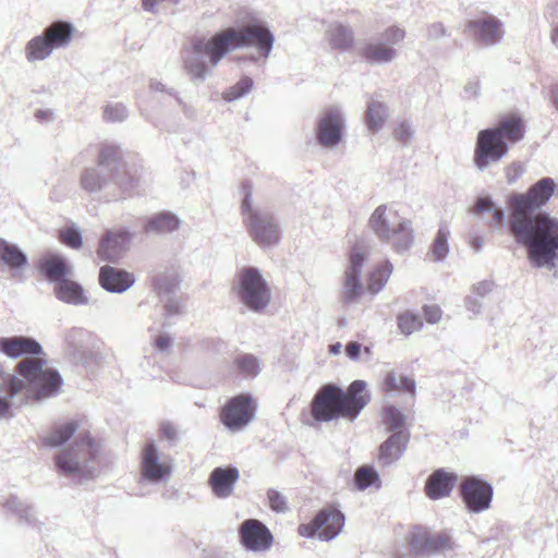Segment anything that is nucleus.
<instances>
[{"label": "nucleus", "instance_id": "obj_1", "mask_svg": "<svg viewBox=\"0 0 558 558\" xmlns=\"http://www.w3.org/2000/svg\"><path fill=\"white\" fill-rule=\"evenodd\" d=\"M550 178H543L525 193L509 196V230L519 244L527 250L530 260L537 267L554 266L558 260V219L541 209L555 192Z\"/></svg>", "mask_w": 558, "mask_h": 558}, {"label": "nucleus", "instance_id": "obj_2", "mask_svg": "<svg viewBox=\"0 0 558 558\" xmlns=\"http://www.w3.org/2000/svg\"><path fill=\"white\" fill-rule=\"evenodd\" d=\"M16 372L26 383L14 375L0 372V417H10L11 399L27 389L34 391L35 399L51 397L59 392L62 379L59 373L47 367L41 357H25L16 365Z\"/></svg>", "mask_w": 558, "mask_h": 558}, {"label": "nucleus", "instance_id": "obj_3", "mask_svg": "<svg viewBox=\"0 0 558 558\" xmlns=\"http://www.w3.org/2000/svg\"><path fill=\"white\" fill-rule=\"evenodd\" d=\"M366 384L352 381L347 389L333 384L322 386L311 401V415L316 422L344 418L353 422L369 402Z\"/></svg>", "mask_w": 558, "mask_h": 558}, {"label": "nucleus", "instance_id": "obj_4", "mask_svg": "<svg viewBox=\"0 0 558 558\" xmlns=\"http://www.w3.org/2000/svg\"><path fill=\"white\" fill-rule=\"evenodd\" d=\"M100 448L89 433L81 434L73 446L54 457L56 465L65 475L92 476L99 463Z\"/></svg>", "mask_w": 558, "mask_h": 558}, {"label": "nucleus", "instance_id": "obj_5", "mask_svg": "<svg viewBox=\"0 0 558 558\" xmlns=\"http://www.w3.org/2000/svg\"><path fill=\"white\" fill-rule=\"evenodd\" d=\"M368 226L381 241L391 243L396 251L408 248L413 241L410 222L391 206H378L369 217Z\"/></svg>", "mask_w": 558, "mask_h": 558}, {"label": "nucleus", "instance_id": "obj_6", "mask_svg": "<svg viewBox=\"0 0 558 558\" xmlns=\"http://www.w3.org/2000/svg\"><path fill=\"white\" fill-rule=\"evenodd\" d=\"M274 36L264 26L250 25L239 29L229 27L216 34L217 48L228 53L240 47H255L258 52L267 57L272 48Z\"/></svg>", "mask_w": 558, "mask_h": 558}, {"label": "nucleus", "instance_id": "obj_7", "mask_svg": "<svg viewBox=\"0 0 558 558\" xmlns=\"http://www.w3.org/2000/svg\"><path fill=\"white\" fill-rule=\"evenodd\" d=\"M74 27L64 21L48 26L41 36L31 39L25 48L26 58L34 62L47 58L53 49L65 47L72 40Z\"/></svg>", "mask_w": 558, "mask_h": 558}, {"label": "nucleus", "instance_id": "obj_8", "mask_svg": "<svg viewBox=\"0 0 558 558\" xmlns=\"http://www.w3.org/2000/svg\"><path fill=\"white\" fill-rule=\"evenodd\" d=\"M407 554H396L392 558H417L442 553L452 548L447 533H433L424 526H413L407 535Z\"/></svg>", "mask_w": 558, "mask_h": 558}, {"label": "nucleus", "instance_id": "obj_9", "mask_svg": "<svg viewBox=\"0 0 558 558\" xmlns=\"http://www.w3.org/2000/svg\"><path fill=\"white\" fill-rule=\"evenodd\" d=\"M243 222L253 241L262 247L275 245L280 240V232L274 218L255 211L251 203V190L247 187L241 205Z\"/></svg>", "mask_w": 558, "mask_h": 558}, {"label": "nucleus", "instance_id": "obj_10", "mask_svg": "<svg viewBox=\"0 0 558 558\" xmlns=\"http://www.w3.org/2000/svg\"><path fill=\"white\" fill-rule=\"evenodd\" d=\"M216 35L210 39L195 38L191 46L184 50V69L193 80H203L209 71L208 64L204 61V56L209 58V65L216 66L221 58L227 53L226 50L219 51L217 48Z\"/></svg>", "mask_w": 558, "mask_h": 558}, {"label": "nucleus", "instance_id": "obj_11", "mask_svg": "<svg viewBox=\"0 0 558 558\" xmlns=\"http://www.w3.org/2000/svg\"><path fill=\"white\" fill-rule=\"evenodd\" d=\"M238 295L252 311L264 310L270 302V289L258 269L244 267L238 274Z\"/></svg>", "mask_w": 558, "mask_h": 558}, {"label": "nucleus", "instance_id": "obj_12", "mask_svg": "<svg viewBox=\"0 0 558 558\" xmlns=\"http://www.w3.org/2000/svg\"><path fill=\"white\" fill-rule=\"evenodd\" d=\"M344 525V514L335 506H328L319 510L308 523H302L298 533L302 537L330 541L335 538Z\"/></svg>", "mask_w": 558, "mask_h": 558}, {"label": "nucleus", "instance_id": "obj_13", "mask_svg": "<svg viewBox=\"0 0 558 558\" xmlns=\"http://www.w3.org/2000/svg\"><path fill=\"white\" fill-rule=\"evenodd\" d=\"M256 402L248 393L230 398L220 409L219 420L230 430L236 432L250 424L256 413Z\"/></svg>", "mask_w": 558, "mask_h": 558}, {"label": "nucleus", "instance_id": "obj_14", "mask_svg": "<svg viewBox=\"0 0 558 558\" xmlns=\"http://www.w3.org/2000/svg\"><path fill=\"white\" fill-rule=\"evenodd\" d=\"M367 258V252L363 247H353L349 255V265L343 274L340 299L344 304L357 301L365 291L361 282V270Z\"/></svg>", "mask_w": 558, "mask_h": 558}, {"label": "nucleus", "instance_id": "obj_15", "mask_svg": "<svg viewBox=\"0 0 558 558\" xmlns=\"http://www.w3.org/2000/svg\"><path fill=\"white\" fill-rule=\"evenodd\" d=\"M509 150L508 144L493 128L478 132L474 149V163L484 169L490 162L500 160Z\"/></svg>", "mask_w": 558, "mask_h": 558}, {"label": "nucleus", "instance_id": "obj_16", "mask_svg": "<svg viewBox=\"0 0 558 558\" xmlns=\"http://www.w3.org/2000/svg\"><path fill=\"white\" fill-rule=\"evenodd\" d=\"M460 490L470 511L481 512L489 508L493 498V487L489 483L470 476L462 482Z\"/></svg>", "mask_w": 558, "mask_h": 558}, {"label": "nucleus", "instance_id": "obj_17", "mask_svg": "<svg viewBox=\"0 0 558 558\" xmlns=\"http://www.w3.org/2000/svg\"><path fill=\"white\" fill-rule=\"evenodd\" d=\"M241 544L252 551H266L274 543L270 530L257 519H247L239 529Z\"/></svg>", "mask_w": 558, "mask_h": 558}, {"label": "nucleus", "instance_id": "obj_18", "mask_svg": "<svg viewBox=\"0 0 558 558\" xmlns=\"http://www.w3.org/2000/svg\"><path fill=\"white\" fill-rule=\"evenodd\" d=\"M172 466L168 461L160 460L154 441H147L141 450V475L149 482H160L169 476Z\"/></svg>", "mask_w": 558, "mask_h": 558}, {"label": "nucleus", "instance_id": "obj_19", "mask_svg": "<svg viewBox=\"0 0 558 558\" xmlns=\"http://www.w3.org/2000/svg\"><path fill=\"white\" fill-rule=\"evenodd\" d=\"M131 235L125 230L108 231L99 241L97 256L102 262H116L128 248Z\"/></svg>", "mask_w": 558, "mask_h": 558}, {"label": "nucleus", "instance_id": "obj_20", "mask_svg": "<svg viewBox=\"0 0 558 558\" xmlns=\"http://www.w3.org/2000/svg\"><path fill=\"white\" fill-rule=\"evenodd\" d=\"M458 476L454 473L445 470L434 471L425 483V494L433 500L448 497L453 489Z\"/></svg>", "mask_w": 558, "mask_h": 558}, {"label": "nucleus", "instance_id": "obj_21", "mask_svg": "<svg viewBox=\"0 0 558 558\" xmlns=\"http://www.w3.org/2000/svg\"><path fill=\"white\" fill-rule=\"evenodd\" d=\"M99 284L109 292L121 293L134 283L133 274L112 266H102L99 270Z\"/></svg>", "mask_w": 558, "mask_h": 558}, {"label": "nucleus", "instance_id": "obj_22", "mask_svg": "<svg viewBox=\"0 0 558 558\" xmlns=\"http://www.w3.org/2000/svg\"><path fill=\"white\" fill-rule=\"evenodd\" d=\"M468 32L483 44H494L501 37L500 23L494 16H482L466 24Z\"/></svg>", "mask_w": 558, "mask_h": 558}, {"label": "nucleus", "instance_id": "obj_23", "mask_svg": "<svg viewBox=\"0 0 558 558\" xmlns=\"http://www.w3.org/2000/svg\"><path fill=\"white\" fill-rule=\"evenodd\" d=\"M342 119L336 111L326 112L318 124L317 138L325 147H332L341 140Z\"/></svg>", "mask_w": 558, "mask_h": 558}, {"label": "nucleus", "instance_id": "obj_24", "mask_svg": "<svg viewBox=\"0 0 558 558\" xmlns=\"http://www.w3.org/2000/svg\"><path fill=\"white\" fill-rule=\"evenodd\" d=\"M239 476L240 474L236 468H216L211 471L208 483L217 497L226 498L232 494Z\"/></svg>", "mask_w": 558, "mask_h": 558}, {"label": "nucleus", "instance_id": "obj_25", "mask_svg": "<svg viewBox=\"0 0 558 558\" xmlns=\"http://www.w3.org/2000/svg\"><path fill=\"white\" fill-rule=\"evenodd\" d=\"M0 352L9 357H19L25 354L39 355L41 345L34 339L26 337L0 338Z\"/></svg>", "mask_w": 558, "mask_h": 558}, {"label": "nucleus", "instance_id": "obj_26", "mask_svg": "<svg viewBox=\"0 0 558 558\" xmlns=\"http://www.w3.org/2000/svg\"><path fill=\"white\" fill-rule=\"evenodd\" d=\"M393 271V265L388 259L371 266L365 276V291L372 295L379 293L387 284Z\"/></svg>", "mask_w": 558, "mask_h": 558}, {"label": "nucleus", "instance_id": "obj_27", "mask_svg": "<svg viewBox=\"0 0 558 558\" xmlns=\"http://www.w3.org/2000/svg\"><path fill=\"white\" fill-rule=\"evenodd\" d=\"M506 143L514 144L523 140L525 135V123L518 113H509L501 117L498 124L493 128Z\"/></svg>", "mask_w": 558, "mask_h": 558}, {"label": "nucleus", "instance_id": "obj_28", "mask_svg": "<svg viewBox=\"0 0 558 558\" xmlns=\"http://www.w3.org/2000/svg\"><path fill=\"white\" fill-rule=\"evenodd\" d=\"M409 441V434L397 432L392 434L379 447L378 460L383 464H390L398 460L407 448Z\"/></svg>", "mask_w": 558, "mask_h": 558}, {"label": "nucleus", "instance_id": "obj_29", "mask_svg": "<svg viewBox=\"0 0 558 558\" xmlns=\"http://www.w3.org/2000/svg\"><path fill=\"white\" fill-rule=\"evenodd\" d=\"M359 54L368 63H386L395 58L396 51L385 43L372 41L361 47Z\"/></svg>", "mask_w": 558, "mask_h": 558}, {"label": "nucleus", "instance_id": "obj_30", "mask_svg": "<svg viewBox=\"0 0 558 558\" xmlns=\"http://www.w3.org/2000/svg\"><path fill=\"white\" fill-rule=\"evenodd\" d=\"M41 272L49 280L58 284V282L66 279L71 275V267L64 258L60 256H50L45 258L39 266Z\"/></svg>", "mask_w": 558, "mask_h": 558}, {"label": "nucleus", "instance_id": "obj_31", "mask_svg": "<svg viewBox=\"0 0 558 558\" xmlns=\"http://www.w3.org/2000/svg\"><path fill=\"white\" fill-rule=\"evenodd\" d=\"M56 296L70 304H86L87 298L84 295L83 288L75 281L66 278L54 284Z\"/></svg>", "mask_w": 558, "mask_h": 558}, {"label": "nucleus", "instance_id": "obj_32", "mask_svg": "<svg viewBox=\"0 0 558 558\" xmlns=\"http://www.w3.org/2000/svg\"><path fill=\"white\" fill-rule=\"evenodd\" d=\"M122 159L121 151L118 146L111 144H101L98 148L96 162L97 166L105 170L110 177H114L117 165Z\"/></svg>", "mask_w": 558, "mask_h": 558}, {"label": "nucleus", "instance_id": "obj_33", "mask_svg": "<svg viewBox=\"0 0 558 558\" xmlns=\"http://www.w3.org/2000/svg\"><path fill=\"white\" fill-rule=\"evenodd\" d=\"M78 428L75 421L54 425L49 433L43 437V444L48 447H58L68 441Z\"/></svg>", "mask_w": 558, "mask_h": 558}, {"label": "nucleus", "instance_id": "obj_34", "mask_svg": "<svg viewBox=\"0 0 558 558\" xmlns=\"http://www.w3.org/2000/svg\"><path fill=\"white\" fill-rule=\"evenodd\" d=\"M105 170L98 168H86L80 178L82 189L88 193L100 191L111 178Z\"/></svg>", "mask_w": 558, "mask_h": 558}, {"label": "nucleus", "instance_id": "obj_35", "mask_svg": "<svg viewBox=\"0 0 558 558\" xmlns=\"http://www.w3.org/2000/svg\"><path fill=\"white\" fill-rule=\"evenodd\" d=\"M328 41L333 49L347 50L353 47L354 36L350 28L338 24L328 29Z\"/></svg>", "mask_w": 558, "mask_h": 558}, {"label": "nucleus", "instance_id": "obj_36", "mask_svg": "<svg viewBox=\"0 0 558 558\" xmlns=\"http://www.w3.org/2000/svg\"><path fill=\"white\" fill-rule=\"evenodd\" d=\"M179 227L178 218L169 213H161L154 216L145 225L146 232L165 233L171 232Z\"/></svg>", "mask_w": 558, "mask_h": 558}, {"label": "nucleus", "instance_id": "obj_37", "mask_svg": "<svg viewBox=\"0 0 558 558\" xmlns=\"http://www.w3.org/2000/svg\"><path fill=\"white\" fill-rule=\"evenodd\" d=\"M381 388L385 392L408 391L413 393L415 384L412 378L398 375L396 372H389L383 379Z\"/></svg>", "mask_w": 558, "mask_h": 558}, {"label": "nucleus", "instance_id": "obj_38", "mask_svg": "<svg viewBox=\"0 0 558 558\" xmlns=\"http://www.w3.org/2000/svg\"><path fill=\"white\" fill-rule=\"evenodd\" d=\"M473 213L476 215L487 213L490 216V225L494 227L500 226L505 218L502 209L497 207L488 197H480L473 207Z\"/></svg>", "mask_w": 558, "mask_h": 558}, {"label": "nucleus", "instance_id": "obj_39", "mask_svg": "<svg viewBox=\"0 0 558 558\" xmlns=\"http://www.w3.org/2000/svg\"><path fill=\"white\" fill-rule=\"evenodd\" d=\"M423 325L421 317L411 311H403L397 315L398 329L404 336L420 331Z\"/></svg>", "mask_w": 558, "mask_h": 558}, {"label": "nucleus", "instance_id": "obj_40", "mask_svg": "<svg viewBox=\"0 0 558 558\" xmlns=\"http://www.w3.org/2000/svg\"><path fill=\"white\" fill-rule=\"evenodd\" d=\"M0 260L11 268H17L26 263V257L15 245L0 240Z\"/></svg>", "mask_w": 558, "mask_h": 558}, {"label": "nucleus", "instance_id": "obj_41", "mask_svg": "<svg viewBox=\"0 0 558 558\" xmlns=\"http://www.w3.org/2000/svg\"><path fill=\"white\" fill-rule=\"evenodd\" d=\"M387 117V109L383 102L373 101L368 105L366 112L367 126L372 131H378L383 128Z\"/></svg>", "mask_w": 558, "mask_h": 558}, {"label": "nucleus", "instance_id": "obj_42", "mask_svg": "<svg viewBox=\"0 0 558 558\" xmlns=\"http://www.w3.org/2000/svg\"><path fill=\"white\" fill-rule=\"evenodd\" d=\"M448 238L449 231L447 229H439L437 235L432 244L430 257L433 260H441L448 254Z\"/></svg>", "mask_w": 558, "mask_h": 558}, {"label": "nucleus", "instance_id": "obj_43", "mask_svg": "<svg viewBox=\"0 0 558 558\" xmlns=\"http://www.w3.org/2000/svg\"><path fill=\"white\" fill-rule=\"evenodd\" d=\"M379 481L377 472L368 465H363L355 471L354 483L355 486L363 490Z\"/></svg>", "mask_w": 558, "mask_h": 558}, {"label": "nucleus", "instance_id": "obj_44", "mask_svg": "<svg viewBox=\"0 0 558 558\" xmlns=\"http://www.w3.org/2000/svg\"><path fill=\"white\" fill-rule=\"evenodd\" d=\"M381 420L388 430H395L404 425V415L392 405L383 410Z\"/></svg>", "mask_w": 558, "mask_h": 558}, {"label": "nucleus", "instance_id": "obj_45", "mask_svg": "<svg viewBox=\"0 0 558 558\" xmlns=\"http://www.w3.org/2000/svg\"><path fill=\"white\" fill-rule=\"evenodd\" d=\"M238 372L244 376H256L259 367L256 357L251 354L239 355L234 360Z\"/></svg>", "mask_w": 558, "mask_h": 558}, {"label": "nucleus", "instance_id": "obj_46", "mask_svg": "<svg viewBox=\"0 0 558 558\" xmlns=\"http://www.w3.org/2000/svg\"><path fill=\"white\" fill-rule=\"evenodd\" d=\"M252 85L253 82L250 77H243L226 92L225 98L227 100L238 99L246 94L252 88Z\"/></svg>", "mask_w": 558, "mask_h": 558}, {"label": "nucleus", "instance_id": "obj_47", "mask_svg": "<svg viewBox=\"0 0 558 558\" xmlns=\"http://www.w3.org/2000/svg\"><path fill=\"white\" fill-rule=\"evenodd\" d=\"M267 498L271 510L276 512H286L288 510V501L280 492L268 489Z\"/></svg>", "mask_w": 558, "mask_h": 558}, {"label": "nucleus", "instance_id": "obj_48", "mask_svg": "<svg viewBox=\"0 0 558 558\" xmlns=\"http://www.w3.org/2000/svg\"><path fill=\"white\" fill-rule=\"evenodd\" d=\"M59 238L63 244L72 248H80L82 246L81 233L73 228H66L61 230Z\"/></svg>", "mask_w": 558, "mask_h": 558}, {"label": "nucleus", "instance_id": "obj_49", "mask_svg": "<svg viewBox=\"0 0 558 558\" xmlns=\"http://www.w3.org/2000/svg\"><path fill=\"white\" fill-rule=\"evenodd\" d=\"M404 37H405V31L398 26H390L383 34L385 44H387L390 47H392V45H396V44L402 41L404 39Z\"/></svg>", "mask_w": 558, "mask_h": 558}, {"label": "nucleus", "instance_id": "obj_50", "mask_svg": "<svg viewBox=\"0 0 558 558\" xmlns=\"http://www.w3.org/2000/svg\"><path fill=\"white\" fill-rule=\"evenodd\" d=\"M424 319L427 324H437L442 317V311L437 304H426L422 307Z\"/></svg>", "mask_w": 558, "mask_h": 558}, {"label": "nucleus", "instance_id": "obj_51", "mask_svg": "<svg viewBox=\"0 0 558 558\" xmlns=\"http://www.w3.org/2000/svg\"><path fill=\"white\" fill-rule=\"evenodd\" d=\"M158 435L161 440L174 441L178 439V429L170 422H162L159 425Z\"/></svg>", "mask_w": 558, "mask_h": 558}, {"label": "nucleus", "instance_id": "obj_52", "mask_svg": "<svg viewBox=\"0 0 558 558\" xmlns=\"http://www.w3.org/2000/svg\"><path fill=\"white\" fill-rule=\"evenodd\" d=\"M392 135L401 144H407L412 136V131L408 123L400 122L393 128Z\"/></svg>", "mask_w": 558, "mask_h": 558}, {"label": "nucleus", "instance_id": "obj_53", "mask_svg": "<svg viewBox=\"0 0 558 558\" xmlns=\"http://www.w3.org/2000/svg\"><path fill=\"white\" fill-rule=\"evenodd\" d=\"M125 117V109L121 106H108L104 111V119L109 122L121 121Z\"/></svg>", "mask_w": 558, "mask_h": 558}, {"label": "nucleus", "instance_id": "obj_54", "mask_svg": "<svg viewBox=\"0 0 558 558\" xmlns=\"http://www.w3.org/2000/svg\"><path fill=\"white\" fill-rule=\"evenodd\" d=\"M175 286H178V280L175 278L170 281H168L165 276L154 278V287L159 293L162 291H170Z\"/></svg>", "mask_w": 558, "mask_h": 558}, {"label": "nucleus", "instance_id": "obj_55", "mask_svg": "<svg viewBox=\"0 0 558 558\" xmlns=\"http://www.w3.org/2000/svg\"><path fill=\"white\" fill-rule=\"evenodd\" d=\"M172 343L171 338L168 335H159L155 339V347L160 350H167Z\"/></svg>", "mask_w": 558, "mask_h": 558}, {"label": "nucleus", "instance_id": "obj_56", "mask_svg": "<svg viewBox=\"0 0 558 558\" xmlns=\"http://www.w3.org/2000/svg\"><path fill=\"white\" fill-rule=\"evenodd\" d=\"M523 172L521 165L512 163L507 168V178L510 182L514 181Z\"/></svg>", "mask_w": 558, "mask_h": 558}, {"label": "nucleus", "instance_id": "obj_57", "mask_svg": "<svg viewBox=\"0 0 558 558\" xmlns=\"http://www.w3.org/2000/svg\"><path fill=\"white\" fill-rule=\"evenodd\" d=\"M361 352V344L359 342H349L345 347V353L350 359H357Z\"/></svg>", "mask_w": 558, "mask_h": 558}, {"label": "nucleus", "instance_id": "obj_58", "mask_svg": "<svg viewBox=\"0 0 558 558\" xmlns=\"http://www.w3.org/2000/svg\"><path fill=\"white\" fill-rule=\"evenodd\" d=\"M163 2H166V0H142V7L146 11H154L157 4Z\"/></svg>", "mask_w": 558, "mask_h": 558}, {"label": "nucleus", "instance_id": "obj_59", "mask_svg": "<svg viewBox=\"0 0 558 558\" xmlns=\"http://www.w3.org/2000/svg\"><path fill=\"white\" fill-rule=\"evenodd\" d=\"M429 33L433 35V36H441L445 34V28L442 26V24L438 23V24H433L429 28Z\"/></svg>", "mask_w": 558, "mask_h": 558}, {"label": "nucleus", "instance_id": "obj_60", "mask_svg": "<svg viewBox=\"0 0 558 558\" xmlns=\"http://www.w3.org/2000/svg\"><path fill=\"white\" fill-rule=\"evenodd\" d=\"M551 40L558 45V25L553 31Z\"/></svg>", "mask_w": 558, "mask_h": 558}, {"label": "nucleus", "instance_id": "obj_61", "mask_svg": "<svg viewBox=\"0 0 558 558\" xmlns=\"http://www.w3.org/2000/svg\"><path fill=\"white\" fill-rule=\"evenodd\" d=\"M340 348H341L340 343L332 344V345H330V352L333 354H337L340 352Z\"/></svg>", "mask_w": 558, "mask_h": 558}, {"label": "nucleus", "instance_id": "obj_62", "mask_svg": "<svg viewBox=\"0 0 558 558\" xmlns=\"http://www.w3.org/2000/svg\"><path fill=\"white\" fill-rule=\"evenodd\" d=\"M128 183L131 185V186H135L136 185V180L134 178H130L128 180Z\"/></svg>", "mask_w": 558, "mask_h": 558}, {"label": "nucleus", "instance_id": "obj_63", "mask_svg": "<svg viewBox=\"0 0 558 558\" xmlns=\"http://www.w3.org/2000/svg\"><path fill=\"white\" fill-rule=\"evenodd\" d=\"M181 0H166V2L168 3H172V4H177L179 3Z\"/></svg>", "mask_w": 558, "mask_h": 558}, {"label": "nucleus", "instance_id": "obj_64", "mask_svg": "<svg viewBox=\"0 0 558 558\" xmlns=\"http://www.w3.org/2000/svg\"><path fill=\"white\" fill-rule=\"evenodd\" d=\"M117 184L122 189L124 186V182L122 180H118Z\"/></svg>", "mask_w": 558, "mask_h": 558}]
</instances>
